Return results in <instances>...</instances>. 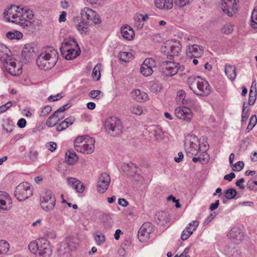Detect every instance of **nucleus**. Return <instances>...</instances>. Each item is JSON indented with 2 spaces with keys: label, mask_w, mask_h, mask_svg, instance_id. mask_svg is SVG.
I'll use <instances>...</instances> for the list:
<instances>
[{
  "label": "nucleus",
  "mask_w": 257,
  "mask_h": 257,
  "mask_svg": "<svg viewBox=\"0 0 257 257\" xmlns=\"http://www.w3.org/2000/svg\"><path fill=\"white\" fill-rule=\"evenodd\" d=\"M156 6L160 9L170 10L173 8V1L171 0H155Z\"/></svg>",
  "instance_id": "c85d7f7f"
},
{
  "label": "nucleus",
  "mask_w": 257,
  "mask_h": 257,
  "mask_svg": "<svg viewBox=\"0 0 257 257\" xmlns=\"http://www.w3.org/2000/svg\"><path fill=\"white\" fill-rule=\"evenodd\" d=\"M186 93L183 90H179L177 92V98L179 101H181L183 104L190 106H195L196 102L193 99H185Z\"/></svg>",
  "instance_id": "b1692460"
},
{
  "label": "nucleus",
  "mask_w": 257,
  "mask_h": 257,
  "mask_svg": "<svg viewBox=\"0 0 257 257\" xmlns=\"http://www.w3.org/2000/svg\"><path fill=\"white\" fill-rule=\"evenodd\" d=\"M132 56V53L126 52H121L118 54L119 59L125 62H128Z\"/></svg>",
  "instance_id": "a18cd8bd"
},
{
  "label": "nucleus",
  "mask_w": 257,
  "mask_h": 257,
  "mask_svg": "<svg viewBox=\"0 0 257 257\" xmlns=\"http://www.w3.org/2000/svg\"><path fill=\"white\" fill-rule=\"evenodd\" d=\"M12 200L9 194L0 191V209L8 210L12 207Z\"/></svg>",
  "instance_id": "a211bd4d"
},
{
  "label": "nucleus",
  "mask_w": 257,
  "mask_h": 257,
  "mask_svg": "<svg viewBox=\"0 0 257 257\" xmlns=\"http://www.w3.org/2000/svg\"><path fill=\"white\" fill-rule=\"evenodd\" d=\"M131 96L134 99L138 102H142L147 100L148 94L144 92H141L139 89H135L131 92Z\"/></svg>",
  "instance_id": "a878e982"
},
{
  "label": "nucleus",
  "mask_w": 257,
  "mask_h": 257,
  "mask_svg": "<svg viewBox=\"0 0 257 257\" xmlns=\"http://www.w3.org/2000/svg\"><path fill=\"white\" fill-rule=\"evenodd\" d=\"M236 194L237 191L233 188L228 189L224 192V196L228 199H234Z\"/></svg>",
  "instance_id": "c03bdc74"
},
{
  "label": "nucleus",
  "mask_w": 257,
  "mask_h": 257,
  "mask_svg": "<svg viewBox=\"0 0 257 257\" xmlns=\"http://www.w3.org/2000/svg\"><path fill=\"white\" fill-rule=\"evenodd\" d=\"M84 188L83 184L80 181V184H78L74 189L78 193H82L84 190Z\"/></svg>",
  "instance_id": "0e129e2a"
},
{
  "label": "nucleus",
  "mask_w": 257,
  "mask_h": 257,
  "mask_svg": "<svg viewBox=\"0 0 257 257\" xmlns=\"http://www.w3.org/2000/svg\"><path fill=\"white\" fill-rule=\"evenodd\" d=\"M233 31V26L229 23L225 24L221 29L222 33L226 35L231 34Z\"/></svg>",
  "instance_id": "49530a36"
},
{
  "label": "nucleus",
  "mask_w": 257,
  "mask_h": 257,
  "mask_svg": "<svg viewBox=\"0 0 257 257\" xmlns=\"http://www.w3.org/2000/svg\"><path fill=\"white\" fill-rule=\"evenodd\" d=\"M202 156L203 157L200 156L198 157H193L192 161L195 163L197 162H200L202 164L207 163L209 160L208 155L206 152H204Z\"/></svg>",
  "instance_id": "a19ab883"
},
{
  "label": "nucleus",
  "mask_w": 257,
  "mask_h": 257,
  "mask_svg": "<svg viewBox=\"0 0 257 257\" xmlns=\"http://www.w3.org/2000/svg\"><path fill=\"white\" fill-rule=\"evenodd\" d=\"M152 228V225L151 223H144L138 231V237L139 240L141 242H144L148 240Z\"/></svg>",
  "instance_id": "dca6fc26"
},
{
  "label": "nucleus",
  "mask_w": 257,
  "mask_h": 257,
  "mask_svg": "<svg viewBox=\"0 0 257 257\" xmlns=\"http://www.w3.org/2000/svg\"><path fill=\"white\" fill-rule=\"evenodd\" d=\"M63 96L61 94L58 93L55 95H50V96L48 97V100L49 101L53 102L61 99V98H63Z\"/></svg>",
  "instance_id": "bf43d9fd"
},
{
  "label": "nucleus",
  "mask_w": 257,
  "mask_h": 257,
  "mask_svg": "<svg viewBox=\"0 0 257 257\" xmlns=\"http://www.w3.org/2000/svg\"><path fill=\"white\" fill-rule=\"evenodd\" d=\"M77 244L71 240L70 239H67L63 242L60 247V250L62 252L63 248L65 250L64 253L68 252L70 251H73L76 249Z\"/></svg>",
  "instance_id": "393cba45"
},
{
  "label": "nucleus",
  "mask_w": 257,
  "mask_h": 257,
  "mask_svg": "<svg viewBox=\"0 0 257 257\" xmlns=\"http://www.w3.org/2000/svg\"><path fill=\"white\" fill-rule=\"evenodd\" d=\"M162 72L166 76H172L176 74L179 70L183 71L184 67L173 61H165L162 63Z\"/></svg>",
  "instance_id": "9d476101"
},
{
  "label": "nucleus",
  "mask_w": 257,
  "mask_h": 257,
  "mask_svg": "<svg viewBox=\"0 0 257 257\" xmlns=\"http://www.w3.org/2000/svg\"><path fill=\"white\" fill-rule=\"evenodd\" d=\"M58 58L57 51L53 47H44L36 58V65L41 70H49L56 65Z\"/></svg>",
  "instance_id": "7ed1b4c3"
},
{
  "label": "nucleus",
  "mask_w": 257,
  "mask_h": 257,
  "mask_svg": "<svg viewBox=\"0 0 257 257\" xmlns=\"http://www.w3.org/2000/svg\"><path fill=\"white\" fill-rule=\"evenodd\" d=\"M110 182L109 175L106 173H102L98 178L97 185V190L100 193H104L107 190Z\"/></svg>",
  "instance_id": "f8f14e48"
},
{
  "label": "nucleus",
  "mask_w": 257,
  "mask_h": 257,
  "mask_svg": "<svg viewBox=\"0 0 257 257\" xmlns=\"http://www.w3.org/2000/svg\"><path fill=\"white\" fill-rule=\"evenodd\" d=\"M92 18H91L90 21H92L94 24H98L101 23V20L99 15L95 11V15H93Z\"/></svg>",
  "instance_id": "e2e57ef3"
},
{
  "label": "nucleus",
  "mask_w": 257,
  "mask_h": 257,
  "mask_svg": "<svg viewBox=\"0 0 257 257\" xmlns=\"http://www.w3.org/2000/svg\"><path fill=\"white\" fill-rule=\"evenodd\" d=\"M52 250L48 241L43 238L33 241V254L36 257H50Z\"/></svg>",
  "instance_id": "423d86ee"
},
{
  "label": "nucleus",
  "mask_w": 257,
  "mask_h": 257,
  "mask_svg": "<svg viewBox=\"0 0 257 257\" xmlns=\"http://www.w3.org/2000/svg\"><path fill=\"white\" fill-rule=\"evenodd\" d=\"M66 45H64V48L63 50H62L61 54L64 58L67 60H72L75 58L78 55L80 54V50L79 48L78 47L77 48L73 49H66L67 48L65 47Z\"/></svg>",
  "instance_id": "4be33fe9"
},
{
  "label": "nucleus",
  "mask_w": 257,
  "mask_h": 257,
  "mask_svg": "<svg viewBox=\"0 0 257 257\" xmlns=\"http://www.w3.org/2000/svg\"><path fill=\"white\" fill-rule=\"evenodd\" d=\"M131 112L136 115H141L143 112L142 107L139 105L133 106L130 108Z\"/></svg>",
  "instance_id": "864d4df0"
},
{
  "label": "nucleus",
  "mask_w": 257,
  "mask_h": 257,
  "mask_svg": "<svg viewBox=\"0 0 257 257\" xmlns=\"http://www.w3.org/2000/svg\"><path fill=\"white\" fill-rule=\"evenodd\" d=\"M203 53L202 47L198 45H193L189 46L186 51V54L189 57H193L194 58H199L201 57Z\"/></svg>",
  "instance_id": "412c9836"
},
{
  "label": "nucleus",
  "mask_w": 257,
  "mask_h": 257,
  "mask_svg": "<svg viewBox=\"0 0 257 257\" xmlns=\"http://www.w3.org/2000/svg\"><path fill=\"white\" fill-rule=\"evenodd\" d=\"M101 67L100 63H98L93 69L92 76L94 80L97 81L100 78V69Z\"/></svg>",
  "instance_id": "c9c22d12"
},
{
  "label": "nucleus",
  "mask_w": 257,
  "mask_h": 257,
  "mask_svg": "<svg viewBox=\"0 0 257 257\" xmlns=\"http://www.w3.org/2000/svg\"><path fill=\"white\" fill-rule=\"evenodd\" d=\"M245 102H244L243 106H242V115L241 116H246L247 118H248V117L249 115V110L248 109L246 110V106H245Z\"/></svg>",
  "instance_id": "69168bd1"
},
{
  "label": "nucleus",
  "mask_w": 257,
  "mask_h": 257,
  "mask_svg": "<svg viewBox=\"0 0 257 257\" xmlns=\"http://www.w3.org/2000/svg\"><path fill=\"white\" fill-rule=\"evenodd\" d=\"M56 113L51 115L46 121V124L49 127H52L56 125L60 121V118L55 117Z\"/></svg>",
  "instance_id": "72a5a7b5"
},
{
  "label": "nucleus",
  "mask_w": 257,
  "mask_h": 257,
  "mask_svg": "<svg viewBox=\"0 0 257 257\" xmlns=\"http://www.w3.org/2000/svg\"><path fill=\"white\" fill-rule=\"evenodd\" d=\"M15 196L19 201H23L32 195L31 184L23 182L18 185L15 191Z\"/></svg>",
  "instance_id": "1a4fd4ad"
},
{
  "label": "nucleus",
  "mask_w": 257,
  "mask_h": 257,
  "mask_svg": "<svg viewBox=\"0 0 257 257\" xmlns=\"http://www.w3.org/2000/svg\"><path fill=\"white\" fill-rule=\"evenodd\" d=\"M105 127L107 133L115 136L122 132V125L120 120L115 117H110L105 122Z\"/></svg>",
  "instance_id": "6e6552de"
},
{
  "label": "nucleus",
  "mask_w": 257,
  "mask_h": 257,
  "mask_svg": "<svg viewBox=\"0 0 257 257\" xmlns=\"http://www.w3.org/2000/svg\"><path fill=\"white\" fill-rule=\"evenodd\" d=\"M23 34L18 31H14V32H8L7 34V37L11 40H20L23 37Z\"/></svg>",
  "instance_id": "f704fd0d"
},
{
  "label": "nucleus",
  "mask_w": 257,
  "mask_h": 257,
  "mask_svg": "<svg viewBox=\"0 0 257 257\" xmlns=\"http://www.w3.org/2000/svg\"><path fill=\"white\" fill-rule=\"evenodd\" d=\"M65 155V162L68 165H73L78 160V157L74 151H68L66 152Z\"/></svg>",
  "instance_id": "c756f323"
},
{
  "label": "nucleus",
  "mask_w": 257,
  "mask_h": 257,
  "mask_svg": "<svg viewBox=\"0 0 257 257\" xmlns=\"http://www.w3.org/2000/svg\"><path fill=\"white\" fill-rule=\"evenodd\" d=\"M222 11L229 16H232L237 10L236 0H222Z\"/></svg>",
  "instance_id": "4468645a"
},
{
  "label": "nucleus",
  "mask_w": 257,
  "mask_h": 257,
  "mask_svg": "<svg viewBox=\"0 0 257 257\" xmlns=\"http://www.w3.org/2000/svg\"><path fill=\"white\" fill-rule=\"evenodd\" d=\"M0 61L5 70L12 75L18 76L22 73L21 63L16 62L10 49L3 44H0Z\"/></svg>",
  "instance_id": "f03ea898"
},
{
  "label": "nucleus",
  "mask_w": 257,
  "mask_h": 257,
  "mask_svg": "<svg viewBox=\"0 0 257 257\" xmlns=\"http://www.w3.org/2000/svg\"><path fill=\"white\" fill-rule=\"evenodd\" d=\"M155 222L161 226H164L169 222V215L167 212L160 211L157 212L154 217Z\"/></svg>",
  "instance_id": "5701e85b"
},
{
  "label": "nucleus",
  "mask_w": 257,
  "mask_h": 257,
  "mask_svg": "<svg viewBox=\"0 0 257 257\" xmlns=\"http://www.w3.org/2000/svg\"><path fill=\"white\" fill-rule=\"evenodd\" d=\"M77 30L79 32V33L83 35H86L88 31V26L86 22H84V21H82L80 22L76 26Z\"/></svg>",
  "instance_id": "4c0bfd02"
},
{
  "label": "nucleus",
  "mask_w": 257,
  "mask_h": 257,
  "mask_svg": "<svg viewBox=\"0 0 257 257\" xmlns=\"http://www.w3.org/2000/svg\"><path fill=\"white\" fill-rule=\"evenodd\" d=\"M185 146L189 152H192L193 151L199 152L200 150L199 141L194 135L188 137L185 142Z\"/></svg>",
  "instance_id": "ddd939ff"
},
{
  "label": "nucleus",
  "mask_w": 257,
  "mask_h": 257,
  "mask_svg": "<svg viewBox=\"0 0 257 257\" xmlns=\"http://www.w3.org/2000/svg\"><path fill=\"white\" fill-rule=\"evenodd\" d=\"M68 184L74 189L78 184H80V181L76 178L68 177L67 179Z\"/></svg>",
  "instance_id": "3c124183"
},
{
  "label": "nucleus",
  "mask_w": 257,
  "mask_h": 257,
  "mask_svg": "<svg viewBox=\"0 0 257 257\" xmlns=\"http://www.w3.org/2000/svg\"><path fill=\"white\" fill-rule=\"evenodd\" d=\"M52 111V107L50 105H46L41 111L39 116L41 117H46Z\"/></svg>",
  "instance_id": "603ef678"
},
{
  "label": "nucleus",
  "mask_w": 257,
  "mask_h": 257,
  "mask_svg": "<svg viewBox=\"0 0 257 257\" xmlns=\"http://www.w3.org/2000/svg\"><path fill=\"white\" fill-rule=\"evenodd\" d=\"M135 25L138 30H140L143 27L144 23L142 20V19L138 17L135 19Z\"/></svg>",
  "instance_id": "13d9d810"
},
{
  "label": "nucleus",
  "mask_w": 257,
  "mask_h": 257,
  "mask_svg": "<svg viewBox=\"0 0 257 257\" xmlns=\"http://www.w3.org/2000/svg\"><path fill=\"white\" fill-rule=\"evenodd\" d=\"M87 137H89L88 136H79L75 139L74 141V146L75 150L77 149V146H81L85 143Z\"/></svg>",
  "instance_id": "37998d69"
},
{
  "label": "nucleus",
  "mask_w": 257,
  "mask_h": 257,
  "mask_svg": "<svg viewBox=\"0 0 257 257\" xmlns=\"http://www.w3.org/2000/svg\"><path fill=\"white\" fill-rule=\"evenodd\" d=\"M85 141L82 145L77 146L75 150L83 154H91L94 150L95 140L92 138L87 137Z\"/></svg>",
  "instance_id": "2eb2a0df"
},
{
  "label": "nucleus",
  "mask_w": 257,
  "mask_h": 257,
  "mask_svg": "<svg viewBox=\"0 0 257 257\" xmlns=\"http://www.w3.org/2000/svg\"><path fill=\"white\" fill-rule=\"evenodd\" d=\"M232 166V169L234 171H240L243 168L244 163L242 161H238Z\"/></svg>",
  "instance_id": "6e6d98bb"
},
{
  "label": "nucleus",
  "mask_w": 257,
  "mask_h": 257,
  "mask_svg": "<svg viewBox=\"0 0 257 257\" xmlns=\"http://www.w3.org/2000/svg\"><path fill=\"white\" fill-rule=\"evenodd\" d=\"M21 57L22 61L25 63L31 62L32 60V43H28L23 47Z\"/></svg>",
  "instance_id": "6ab92c4d"
},
{
  "label": "nucleus",
  "mask_w": 257,
  "mask_h": 257,
  "mask_svg": "<svg viewBox=\"0 0 257 257\" xmlns=\"http://www.w3.org/2000/svg\"><path fill=\"white\" fill-rule=\"evenodd\" d=\"M195 106V107L194 106H193L195 108H197L198 106L196 103ZM189 107L190 106L186 105V106L182 107H178L176 108L175 110V114L176 117L178 119H182L187 122L190 121L193 116V113Z\"/></svg>",
  "instance_id": "9b49d317"
},
{
  "label": "nucleus",
  "mask_w": 257,
  "mask_h": 257,
  "mask_svg": "<svg viewBox=\"0 0 257 257\" xmlns=\"http://www.w3.org/2000/svg\"><path fill=\"white\" fill-rule=\"evenodd\" d=\"M227 236L235 244L240 243L243 239V233L238 227H232L227 234Z\"/></svg>",
  "instance_id": "f3484780"
},
{
  "label": "nucleus",
  "mask_w": 257,
  "mask_h": 257,
  "mask_svg": "<svg viewBox=\"0 0 257 257\" xmlns=\"http://www.w3.org/2000/svg\"><path fill=\"white\" fill-rule=\"evenodd\" d=\"M101 94V97L103 96L102 92L99 90H93L91 91L88 94V96L93 99H99L100 98V95Z\"/></svg>",
  "instance_id": "8fccbe9b"
},
{
  "label": "nucleus",
  "mask_w": 257,
  "mask_h": 257,
  "mask_svg": "<svg viewBox=\"0 0 257 257\" xmlns=\"http://www.w3.org/2000/svg\"><path fill=\"white\" fill-rule=\"evenodd\" d=\"M68 127H69V125H68V123H67V121H64V120L56 126V129L57 131L61 132L67 128Z\"/></svg>",
  "instance_id": "4d7b16f0"
},
{
  "label": "nucleus",
  "mask_w": 257,
  "mask_h": 257,
  "mask_svg": "<svg viewBox=\"0 0 257 257\" xmlns=\"http://www.w3.org/2000/svg\"><path fill=\"white\" fill-rule=\"evenodd\" d=\"M94 238L96 244L98 245H102L105 241V236L101 233H96L94 235Z\"/></svg>",
  "instance_id": "ea45409f"
},
{
  "label": "nucleus",
  "mask_w": 257,
  "mask_h": 257,
  "mask_svg": "<svg viewBox=\"0 0 257 257\" xmlns=\"http://www.w3.org/2000/svg\"><path fill=\"white\" fill-rule=\"evenodd\" d=\"M225 73L231 80H234L236 76V68L234 66L227 64L225 66Z\"/></svg>",
  "instance_id": "2f4dec72"
},
{
  "label": "nucleus",
  "mask_w": 257,
  "mask_h": 257,
  "mask_svg": "<svg viewBox=\"0 0 257 257\" xmlns=\"http://www.w3.org/2000/svg\"><path fill=\"white\" fill-rule=\"evenodd\" d=\"M64 45H66L65 47L67 48L66 49L71 50L78 48V44L74 39H65L64 40L60 48L61 52H62V50H63Z\"/></svg>",
  "instance_id": "7c9ffc66"
},
{
  "label": "nucleus",
  "mask_w": 257,
  "mask_h": 257,
  "mask_svg": "<svg viewBox=\"0 0 257 257\" xmlns=\"http://www.w3.org/2000/svg\"><path fill=\"white\" fill-rule=\"evenodd\" d=\"M120 33L122 37L127 40H131L135 36L133 29L128 26L122 27Z\"/></svg>",
  "instance_id": "cd10ccee"
},
{
  "label": "nucleus",
  "mask_w": 257,
  "mask_h": 257,
  "mask_svg": "<svg viewBox=\"0 0 257 257\" xmlns=\"http://www.w3.org/2000/svg\"><path fill=\"white\" fill-rule=\"evenodd\" d=\"M143 64L146 66H149V67H151L153 69L156 67V62L155 60L152 58L146 59L143 63Z\"/></svg>",
  "instance_id": "09e8293b"
},
{
  "label": "nucleus",
  "mask_w": 257,
  "mask_h": 257,
  "mask_svg": "<svg viewBox=\"0 0 257 257\" xmlns=\"http://www.w3.org/2000/svg\"><path fill=\"white\" fill-rule=\"evenodd\" d=\"M124 169L129 173H136L137 172V168L136 165L133 163L127 164L124 165Z\"/></svg>",
  "instance_id": "de8ad7c7"
},
{
  "label": "nucleus",
  "mask_w": 257,
  "mask_h": 257,
  "mask_svg": "<svg viewBox=\"0 0 257 257\" xmlns=\"http://www.w3.org/2000/svg\"><path fill=\"white\" fill-rule=\"evenodd\" d=\"M140 71L141 73L145 76H149L151 75L154 72L153 69L151 67L146 66L143 64L141 66Z\"/></svg>",
  "instance_id": "e433bc0d"
},
{
  "label": "nucleus",
  "mask_w": 257,
  "mask_h": 257,
  "mask_svg": "<svg viewBox=\"0 0 257 257\" xmlns=\"http://www.w3.org/2000/svg\"><path fill=\"white\" fill-rule=\"evenodd\" d=\"M10 248V244L5 240H0V254L6 253Z\"/></svg>",
  "instance_id": "58836bf2"
},
{
  "label": "nucleus",
  "mask_w": 257,
  "mask_h": 257,
  "mask_svg": "<svg viewBox=\"0 0 257 257\" xmlns=\"http://www.w3.org/2000/svg\"><path fill=\"white\" fill-rule=\"evenodd\" d=\"M40 205L45 211L53 210L56 205V199L52 191L45 189L40 194Z\"/></svg>",
  "instance_id": "0eeeda50"
},
{
  "label": "nucleus",
  "mask_w": 257,
  "mask_h": 257,
  "mask_svg": "<svg viewBox=\"0 0 257 257\" xmlns=\"http://www.w3.org/2000/svg\"><path fill=\"white\" fill-rule=\"evenodd\" d=\"M4 16L8 22L23 25L26 22L31 23L32 11L27 8H21L19 6L12 5L5 11Z\"/></svg>",
  "instance_id": "f257e3e1"
},
{
  "label": "nucleus",
  "mask_w": 257,
  "mask_h": 257,
  "mask_svg": "<svg viewBox=\"0 0 257 257\" xmlns=\"http://www.w3.org/2000/svg\"><path fill=\"white\" fill-rule=\"evenodd\" d=\"M182 45L179 41L171 40L167 41L161 48V51L168 59L173 60L175 56H178L181 52Z\"/></svg>",
  "instance_id": "39448f33"
},
{
  "label": "nucleus",
  "mask_w": 257,
  "mask_h": 257,
  "mask_svg": "<svg viewBox=\"0 0 257 257\" xmlns=\"http://www.w3.org/2000/svg\"><path fill=\"white\" fill-rule=\"evenodd\" d=\"M250 25L252 28L257 29V14L255 11L252 13Z\"/></svg>",
  "instance_id": "5fc2aeb1"
},
{
  "label": "nucleus",
  "mask_w": 257,
  "mask_h": 257,
  "mask_svg": "<svg viewBox=\"0 0 257 257\" xmlns=\"http://www.w3.org/2000/svg\"><path fill=\"white\" fill-rule=\"evenodd\" d=\"M148 132L151 138L159 140L162 138V132L161 128L157 125H151L148 127Z\"/></svg>",
  "instance_id": "bb28decb"
},
{
  "label": "nucleus",
  "mask_w": 257,
  "mask_h": 257,
  "mask_svg": "<svg viewBox=\"0 0 257 257\" xmlns=\"http://www.w3.org/2000/svg\"><path fill=\"white\" fill-rule=\"evenodd\" d=\"M95 15V11L89 8L85 7L81 11V15L84 21H89Z\"/></svg>",
  "instance_id": "473e14b6"
},
{
  "label": "nucleus",
  "mask_w": 257,
  "mask_h": 257,
  "mask_svg": "<svg viewBox=\"0 0 257 257\" xmlns=\"http://www.w3.org/2000/svg\"><path fill=\"white\" fill-rule=\"evenodd\" d=\"M257 122V117L255 115H252L250 118V120L249 124H248V126L247 128H246L245 132L246 133H248L251 131L253 127L255 125L256 123Z\"/></svg>",
  "instance_id": "79ce46f5"
},
{
  "label": "nucleus",
  "mask_w": 257,
  "mask_h": 257,
  "mask_svg": "<svg viewBox=\"0 0 257 257\" xmlns=\"http://www.w3.org/2000/svg\"><path fill=\"white\" fill-rule=\"evenodd\" d=\"M26 121L24 118H23L20 119L17 123L18 126L21 128H24L26 126Z\"/></svg>",
  "instance_id": "774afa93"
},
{
  "label": "nucleus",
  "mask_w": 257,
  "mask_h": 257,
  "mask_svg": "<svg viewBox=\"0 0 257 257\" xmlns=\"http://www.w3.org/2000/svg\"><path fill=\"white\" fill-rule=\"evenodd\" d=\"M47 148L51 152L55 150L57 147V144L55 142H50L46 145Z\"/></svg>",
  "instance_id": "680f3d73"
},
{
  "label": "nucleus",
  "mask_w": 257,
  "mask_h": 257,
  "mask_svg": "<svg viewBox=\"0 0 257 257\" xmlns=\"http://www.w3.org/2000/svg\"><path fill=\"white\" fill-rule=\"evenodd\" d=\"M219 204V200H217L215 201L214 203H213L210 204L209 209H210L211 211H213L218 208Z\"/></svg>",
  "instance_id": "338daca9"
},
{
  "label": "nucleus",
  "mask_w": 257,
  "mask_h": 257,
  "mask_svg": "<svg viewBox=\"0 0 257 257\" xmlns=\"http://www.w3.org/2000/svg\"><path fill=\"white\" fill-rule=\"evenodd\" d=\"M198 225L199 222L197 220H194L190 223L182 232L181 239L183 240L187 239L192 234L193 231L196 229Z\"/></svg>",
  "instance_id": "aec40b11"
},
{
  "label": "nucleus",
  "mask_w": 257,
  "mask_h": 257,
  "mask_svg": "<svg viewBox=\"0 0 257 257\" xmlns=\"http://www.w3.org/2000/svg\"><path fill=\"white\" fill-rule=\"evenodd\" d=\"M199 77H190L188 80L189 88L197 95L206 96L211 92V87L208 82L203 79L198 80Z\"/></svg>",
  "instance_id": "20e7f679"
},
{
  "label": "nucleus",
  "mask_w": 257,
  "mask_h": 257,
  "mask_svg": "<svg viewBox=\"0 0 257 257\" xmlns=\"http://www.w3.org/2000/svg\"><path fill=\"white\" fill-rule=\"evenodd\" d=\"M11 106L12 102L11 101H9L6 104L0 106V114L6 111Z\"/></svg>",
  "instance_id": "052dcab7"
}]
</instances>
